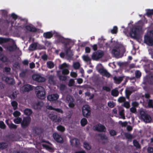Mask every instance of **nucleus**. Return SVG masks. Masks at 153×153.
<instances>
[{
    "mask_svg": "<svg viewBox=\"0 0 153 153\" xmlns=\"http://www.w3.org/2000/svg\"><path fill=\"white\" fill-rule=\"evenodd\" d=\"M146 14L148 16H150L153 15V9L152 10H148L146 12Z\"/></svg>",
    "mask_w": 153,
    "mask_h": 153,
    "instance_id": "nucleus-59",
    "label": "nucleus"
},
{
    "mask_svg": "<svg viewBox=\"0 0 153 153\" xmlns=\"http://www.w3.org/2000/svg\"><path fill=\"white\" fill-rule=\"evenodd\" d=\"M142 120L145 123H149L151 122L152 118L151 116L147 114Z\"/></svg>",
    "mask_w": 153,
    "mask_h": 153,
    "instance_id": "nucleus-24",
    "label": "nucleus"
},
{
    "mask_svg": "<svg viewBox=\"0 0 153 153\" xmlns=\"http://www.w3.org/2000/svg\"><path fill=\"white\" fill-rule=\"evenodd\" d=\"M47 65L48 68L51 69L54 67V64L52 61H49L47 62Z\"/></svg>",
    "mask_w": 153,
    "mask_h": 153,
    "instance_id": "nucleus-28",
    "label": "nucleus"
},
{
    "mask_svg": "<svg viewBox=\"0 0 153 153\" xmlns=\"http://www.w3.org/2000/svg\"><path fill=\"white\" fill-rule=\"evenodd\" d=\"M1 14L3 16H4L5 18L7 17V11L4 10H1Z\"/></svg>",
    "mask_w": 153,
    "mask_h": 153,
    "instance_id": "nucleus-52",
    "label": "nucleus"
},
{
    "mask_svg": "<svg viewBox=\"0 0 153 153\" xmlns=\"http://www.w3.org/2000/svg\"><path fill=\"white\" fill-rule=\"evenodd\" d=\"M53 34L52 32H47L43 33V36L46 39H50L53 36Z\"/></svg>",
    "mask_w": 153,
    "mask_h": 153,
    "instance_id": "nucleus-22",
    "label": "nucleus"
},
{
    "mask_svg": "<svg viewBox=\"0 0 153 153\" xmlns=\"http://www.w3.org/2000/svg\"><path fill=\"white\" fill-rule=\"evenodd\" d=\"M2 79L3 81H5L7 84L12 85L14 83V79L10 77L3 76L2 77Z\"/></svg>",
    "mask_w": 153,
    "mask_h": 153,
    "instance_id": "nucleus-15",
    "label": "nucleus"
},
{
    "mask_svg": "<svg viewBox=\"0 0 153 153\" xmlns=\"http://www.w3.org/2000/svg\"><path fill=\"white\" fill-rule=\"evenodd\" d=\"M32 77L33 80L39 82H44L45 80V79L44 77H42L41 75L38 74H33V75Z\"/></svg>",
    "mask_w": 153,
    "mask_h": 153,
    "instance_id": "nucleus-9",
    "label": "nucleus"
},
{
    "mask_svg": "<svg viewBox=\"0 0 153 153\" xmlns=\"http://www.w3.org/2000/svg\"><path fill=\"white\" fill-rule=\"evenodd\" d=\"M31 120V117L29 116L24 117L21 123L22 128L23 129L27 128L30 124Z\"/></svg>",
    "mask_w": 153,
    "mask_h": 153,
    "instance_id": "nucleus-3",
    "label": "nucleus"
},
{
    "mask_svg": "<svg viewBox=\"0 0 153 153\" xmlns=\"http://www.w3.org/2000/svg\"><path fill=\"white\" fill-rule=\"evenodd\" d=\"M98 135L100 137V139L102 140H108V137L106 136L105 134H99Z\"/></svg>",
    "mask_w": 153,
    "mask_h": 153,
    "instance_id": "nucleus-49",
    "label": "nucleus"
},
{
    "mask_svg": "<svg viewBox=\"0 0 153 153\" xmlns=\"http://www.w3.org/2000/svg\"><path fill=\"white\" fill-rule=\"evenodd\" d=\"M43 105V103L41 102H38L37 103L33 104V108L35 110L41 109Z\"/></svg>",
    "mask_w": 153,
    "mask_h": 153,
    "instance_id": "nucleus-20",
    "label": "nucleus"
},
{
    "mask_svg": "<svg viewBox=\"0 0 153 153\" xmlns=\"http://www.w3.org/2000/svg\"><path fill=\"white\" fill-rule=\"evenodd\" d=\"M58 77L60 80L62 81H65L67 79V76H62V75H59Z\"/></svg>",
    "mask_w": 153,
    "mask_h": 153,
    "instance_id": "nucleus-41",
    "label": "nucleus"
},
{
    "mask_svg": "<svg viewBox=\"0 0 153 153\" xmlns=\"http://www.w3.org/2000/svg\"><path fill=\"white\" fill-rule=\"evenodd\" d=\"M144 43L149 46L153 45V39L149 34H145L144 36Z\"/></svg>",
    "mask_w": 153,
    "mask_h": 153,
    "instance_id": "nucleus-4",
    "label": "nucleus"
},
{
    "mask_svg": "<svg viewBox=\"0 0 153 153\" xmlns=\"http://www.w3.org/2000/svg\"><path fill=\"white\" fill-rule=\"evenodd\" d=\"M108 106L111 108H113L114 107L113 102V101H110L108 102Z\"/></svg>",
    "mask_w": 153,
    "mask_h": 153,
    "instance_id": "nucleus-64",
    "label": "nucleus"
},
{
    "mask_svg": "<svg viewBox=\"0 0 153 153\" xmlns=\"http://www.w3.org/2000/svg\"><path fill=\"white\" fill-rule=\"evenodd\" d=\"M74 69H78L80 67V63L78 62H76L74 64Z\"/></svg>",
    "mask_w": 153,
    "mask_h": 153,
    "instance_id": "nucleus-45",
    "label": "nucleus"
},
{
    "mask_svg": "<svg viewBox=\"0 0 153 153\" xmlns=\"http://www.w3.org/2000/svg\"><path fill=\"white\" fill-rule=\"evenodd\" d=\"M112 53L116 57L118 56L120 53V50L119 47H114L112 51Z\"/></svg>",
    "mask_w": 153,
    "mask_h": 153,
    "instance_id": "nucleus-18",
    "label": "nucleus"
},
{
    "mask_svg": "<svg viewBox=\"0 0 153 153\" xmlns=\"http://www.w3.org/2000/svg\"><path fill=\"white\" fill-rule=\"evenodd\" d=\"M8 145L5 142H2L0 143V149H4L7 148Z\"/></svg>",
    "mask_w": 153,
    "mask_h": 153,
    "instance_id": "nucleus-30",
    "label": "nucleus"
},
{
    "mask_svg": "<svg viewBox=\"0 0 153 153\" xmlns=\"http://www.w3.org/2000/svg\"><path fill=\"white\" fill-rule=\"evenodd\" d=\"M117 101L120 103L124 102L126 101V98L124 97H121L118 99Z\"/></svg>",
    "mask_w": 153,
    "mask_h": 153,
    "instance_id": "nucleus-50",
    "label": "nucleus"
},
{
    "mask_svg": "<svg viewBox=\"0 0 153 153\" xmlns=\"http://www.w3.org/2000/svg\"><path fill=\"white\" fill-rule=\"evenodd\" d=\"M148 153H153V147H149L147 149Z\"/></svg>",
    "mask_w": 153,
    "mask_h": 153,
    "instance_id": "nucleus-61",
    "label": "nucleus"
},
{
    "mask_svg": "<svg viewBox=\"0 0 153 153\" xmlns=\"http://www.w3.org/2000/svg\"><path fill=\"white\" fill-rule=\"evenodd\" d=\"M109 134L111 136H114L117 135L116 132L113 129H111L109 131Z\"/></svg>",
    "mask_w": 153,
    "mask_h": 153,
    "instance_id": "nucleus-53",
    "label": "nucleus"
},
{
    "mask_svg": "<svg viewBox=\"0 0 153 153\" xmlns=\"http://www.w3.org/2000/svg\"><path fill=\"white\" fill-rule=\"evenodd\" d=\"M142 28L140 26H135L133 27L130 32V35L131 38L137 39L139 38V34Z\"/></svg>",
    "mask_w": 153,
    "mask_h": 153,
    "instance_id": "nucleus-2",
    "label": "nucleus"
},
{
    "mask_svg": "<svg viewBox=\"0 0 153 153\" xmlns=\"http://www.w3.org/2000/svg\"><path fill=\"white\" fill-rule=\"evenodd\" d=\"M6 126L4 122L2 121H0V128L2 129L5 128Z\"/></svg>",
    "mask_w": 153,
    "mask_h": 153,
    "instance_id": "nucleus-54",
    "label": "nucleus"
},
{
    "mask_svg": "<svg viewBox=\"0 0 153 153\" xmlns=\"http://www.w3.org/2000/svg\"><path fill=\"white\" fill-rule=\"evenodd\" d=\"M109 44L107 42H105V44H102L100 46V48H104L105 47L106 48H108L109 47Z\"/></svg>",
    "mask_w": 153,
    "mask_h": 153,
    "instance_id": "nucleus-57",
    "label": "nucleus"
},
{
    "mask_svg": "<svg viewBox=\"0 0 153 153\" xmlns=\"http://www.w3.org/2000/svg\"><path fill=\"white\" fill-rule=\"evenodd\" d=\"M65 51L66 54L67 56L69 57H71L72 55L70 48H66L65 50Z\"/></svg>",
    "mask_w": 153,
    "mask_h": 153,
    "instance_id": "nucleus-27",
    "label": "nucleus"
},
{
    "mask_svg": "<svg viewBox=\"0 0 153 153\" xmlns=\"http://www.w3.org/2000/svg\"><path fill=\"white\" fill-rule=\"evenodd\" d=\"M71 41V40L69 39H65V42L64 43V44L65 46H66L70 44Z\"/></svg>",
    "mask_w": 153,
    "mask_h": 153,
    "instance_id": "nucleus-48",
    "label": "nucleus"
},
{
    "mask_svg": "<svg viewBox=\"0 0 153 153\" xmlns=\"http://www.w3.org/2000/svg\"><path fill=\"white\" fill-rule=\"evenodd\" d=\"M119 115L122 117L123 119H125L123 110H121L120 111Z\"/></svg>",
    "mask_w": 153,
    "mask_h": 153,
    "instance_id": "nucleus-62",
    "label": "nucleus"
},
{
    "mask_svg": "<svg viewBox=\"0 0 153 153\" xmlns=\"http://www.w3.org/2000/svg\"><path fill=\"white\" fill-rule=\"evenodd\" d=\"M35 92L37 97L40 99H43L45 97V91L44 88L42 86H38L36 87Z\"/></svg>",
    "mask_w": 153,
    "mask_h": 153,
    "instance_id": "nucleus-1",
    "label": "nucleus"
},
{
    "mask_svg": "<svg viewBox=\"0 0 153 153\" xmlns=\"http://www.w3.org/2000/svg\"><path fill=\"white\" fill-rule=\"evenodd\" d=\"M50 117L51 120L54 123H59L61 121L62 118L59 117H58L56 115L50 114Z\"/></svg>",
    "mask_w": 153,
    "mask_h": 153,
    "instance_id": "nucleus-13",
    "label": "nucleus"
},
{
    "mask_svg": "<svg viewBox=\"0 0 153 153\" xmlns=\"http://www.w3.org/2000/svg\"><path fill=\"white\" fill-rule=\"evenodd\" d=\"M65 38L63 37H60L58 39V40L59 42L64 44L65 42Z\"/></svg>",
    "mask_w": 153,
    "mask_h": 153,
    "instance_id": "nucleus-63",
    "label": "nucleus"
},
{
    "mask_svg": "<svg viewBox=\"0 0 153 153\" xmlns=\"http://www.w3.org/2000/svg\"><path fill=\"white\" fill-rule=\"evenodd\" d=\"M98 71L103 76H105L109 78L111 76V74L106 69L103 68H99Z\"/></svg>",
    "mask_w": 153,
    "mask_h": 153,
    "instance_id": "nucleus-10",
    "label": "nucleus"
},
{
    "mask_svg": "<svg viewBox=\"0 0 153 153\" xmlns=\"http://www.w3.org/2000/svg\"><path fill=\"white\" fill-rule=\"evenodd\" d=\"M32 112L33 111L31 109L28 108L25 109L24 111L25 114L28 116H30Z\"/></svg>",
    "mask_w": 153,
    "mask_h": 153,
    "instance_id": "nucleus-26",
    "label": "nucleus"
},
{
    "mask_svg": "<svg viewBox=\"0 0 153 153\" xmlns=\"http://www.w3.org/2000/svg\"><path fill=\"white\" fill-rule=\"evenodd\" d=\"M54 139L57 142L60 143H62L63 142V138L61 135H59L57 133H54L53 135Z\"/></svg>",
    "mask_w": 153,
    "mask_h": 153,
    "instance_id": "nucleus-11",
    "label": "nucleus"
},
{
    "mask_svg": "<svg viewBox=\"0 0 153 153\" xmlns=\"http://www.w3.org/2000/svg\"><path fill=\"white\" fill-rule=\"evenodd\" d=\"M132 92L128 89H126L125 90V94L126 98L129 99L131 94H132Z\"/></svg>",
    "mask_w": 153,
    "mask_h": 153,
    "instance_id": "nucleus-34",
    "label": "nucleus"
},
{
    "mask_svg": "<svg viewBox=\"0 0 153 153\" xmlns=\"http://www.w3.org/2000/svg\"><path fill=\"white\" fill-rule=\"evenodd\" d=\"M56 128L58 131L62 132H64L65 130V127L61 125H59L57 126Z\"/></svg>",
    "mask_w": 153,
    "mask_h": 153,
    "instance_id": "nucleus-37",
    "label": "nucleus"
},
{
    "mask_svg": "<svg viewBox=\"0 0 153 153\" xmlns=\"http://www.w3.org/2000/svg\"><path fill=\"white\" fill-rule=\"evenodd\" d=\"M140 115L141 118L143 119L144 117L147 114L144 111L141 110L140 112Z\"/></svg>",
    "mask_w": 153,
    "mask_h": 153,
    "instance_id": "nucleus-38",
    "label": "nucleus"
},
{
    "mask_svg": "<svg viewBox=\"0 0 153 153\" xmlns=\"http://www.w3.org/2000/svg\"><path fill=\"white\" fill-rule=\"evenodd\" d=\"M148 106L149 108H153V100H149L148 102Z\"/></svg>",
    "mask_w": 153,
    "mask_h": 153,
    "instance_id": "nucleus-47",
    "label": "nucleus"
},
{
    "mask_svg": "<svg viewBox=\"0 0 153 153\" xmlns=\"http://www.w3.org/2000/svg\"><path fill=\"white\" fill-rule=\"evenodd\" d=\"M25 28L27 30L30 32H36L37 31V29L34 26L27 25L25 26Z\"/></svg>",
    "mask_w": 153,
    "mask_h": 153,
    "instance_id": "nucleus-19",
    "label": "nucleus"
},
{
    "mask_svg": "<svg viewBox=\"0 0 153 153\" xmlns=\"http://www.w3.org/2000/svg\"><path fill=\"white\" fill-rule=\"evenodd\" d=\"M11 105L13 107V108L14 110H16L18 106L17 102L15 101H13L11 102Z\"/></svg>",
    "mask_w": 153,
    "mask_h": 153,
    "instance_id": "nucleus-39",
    "label": "nucleus"
},
{
    "mask_svg": "<svg viewBox=\"0 0 153 153\" xmlns=\"http://www.w3.org/2000/svg\"><path fill=\"white\" fill-rule=\"evenodd\" d=\"M33 86L29 84L25 85L22 88V90L25 92H29L30 91L33 90Z\"/></svg>",
    "mask_w": 153,
    "mask_h": 153,
    "instance_id": "nucleus-17",
    "label": "nucleus"
},
{
    "mask_svg": "<svg viewBox=\"0 0 153 153\" xmlns=\"http://www.w3.org/2000/svg\"><path fill=\"white\" fill-rule=\"evenodd\" d=\"M84 147L87 150H90L91 148V146L89 144L86 142H84L83 143Z\"/></svg>",
    "mask_w": 153,
    "mask_h": 153,
    "instance_id": "nucleus-29",
    "label": "nucleus"
},
{
    "mask_svg": "<svg viewBox=\"0 0 153 153\" xmlns=\"http://www.w3.org/2000/svg\"><path fill=\"white\" fill-rule=\"evenodd\" d=\"M118 30V28L116 26H114L113 28L111 30V33L113 34H116L117 33Z\"/></svg>",
    "mask_w": 153,
    "mask_h": 153,
    "instance_id": "nucleus-42",
    "label": "nucleus"
},
{
    "mask_svg": "<svg viewBox=\"0 0 153 153\" xmlns=\"http://www.w3.org/2000/svg\"><path fill=\"white\" fill-rule=\"evenodd\" d=\"M71 145L73 146L78 147L79 146L80 144L79 140L77 138H74L71 140L70 141Z\"/></svg>",
    "mask_w": 153,
    "mask_h": 153,
    "instance_id": "nucleus-12",
    "label": "nucleus"
},
{
    "mask_svg": "<svg viewBox=\"0 0 153 153\" xmlns=\"http://www.w3.org/2000/svg\"><path fill=\"white\" fill-rule=\"evenodd\" d=\"M17 48V46L14 42L12 45L8 46L7 48V50L10 52H14L16 51Z\"/></svg>",
    "mask_w": 153,
    "mask_h": 153,
    "instance_id": "nucleus-16",
    "label": "nucleus"
},
{
    "mask_svg": "<svg viewBox=\"0 0 153 153\" xmlns=\"http://www.w3.org/2000/svg\"><path fill=\"white\" fill-rule=\"evenodd\" d=\"M14 122L16 124H19L21 123L22 121V119L21 118L19 117H17L13 120Z\"/></svg>",
    "mask_w": 153,
    "mask_h": 153,
    "instance_id": "nucleus-33",
    "label": "nucleus"
},
{
    "mask_svg": "<svg viewBox=\"0 0 153 153\" xmlns=\"http://www.w3.org/2000/svg\"><path fill=\"white\" fill-rule=\"evenodd\" d=\"M75 81L73 79H71L69 81L68 85L69 87H71L74 85Z\"/></svg>",
    "mask_w": 153,
    "mask_h": 153,
    "instance_id": "nucleus-51",
    "label": "nucleus"
},
{
    "mask_svg": "<svg viewBox=\"0 0 153 153\" xmlns=\"http://www.w3.org/2000/svg\"><path fill=\"white\" fill-rule=\"evenodd\" d=\"M123 105L124 107L127 108H128L130 107L129 103L128 102L126 101L124 102Z\"/></svg>",
    "mask_w": 153,
    "mask_h": 153,
    "instance_id": "nucleus-56",
    "label": "nucleus"
},
{
    "mask_svg": "<svg viewBox=\"0 0 153 153\" xmlns=\"http://www.w3.org/2000/svg\"><path fill=\"white\" fill-rule=\"evenodd\" d=\"M9 128L11 129H16L17 128V126L14 124L12 123H11L10 124L8 125Z\"/></svg>",
    "mask_w": 153,
    "mask_h": 153,
    "instance_id": "nucleus-58",
    "label": "nucleus"
},
{
    "mask_svg": "<svg viewBox=\"0 0 153 153\" xmlns=\"http://www.w3.org/2000/svg\"><path fill=\"white\" fill-rule=\"evenodd\" d=\"M87 119L85 118H82L80 121L81 124L82 126H85L87 124Z\"/></svg>",
    "mask_w": 153,
    "mask_h": 153,
    "instance_id": "nucleus-32",
    "label": "nucleus"
},
{
    "mask_svg": "<svg viewBox=\"0 0 153 153\" xmlns=\"http://www.w3.org/2000/svg\"><path fill=\"white\" fill-rule=\"evenodd\" d=\"M59 96L57 94H53L48 95L47 97V99L49 101H54L57 100Z\"/></svg>",
    "mask_w": 153,
    "mask_h": 153,
    "instance_id": "nucleus-14",
    "label": "nucleus"
},
{
    "mask_svg": "<svg viewBox=\"0 0 153 153\" xmlns=\"http://www.w3.org/2000/svg\"><path fill=\"white\" fill-rule=\"evenodd\" d=\"M135 77L137 78H140L141 76V73L139 71H137L135 72Z\"/></svg>",
    "mask_w": 153,
    "mask_h": 153,
    "instance_id": "nucleus-46",
    "label": "nucleus"
},
{
    "mask_svg": "<svg viewBox=\"0 0 153 153\" xmlns=\"http://www.w3.org/2000/svg\"><path fill=\"white\" fill-rule=\"evenodd\" d=\"M54 76L52 75H51L49 76L48 78V82L49 83L51 84H54L55 81L54 80Z\"/></svg>",
    "mask_w": 153,
    "mask_h": 153,
    "instance_id": "nucleus-31",
    "label": "nucleus"
},
{
    "mask_svg": "<svg viewBox=\"0 0 153 153\" xmlns=\"http://www.w3.org/2000/svg\"><path fill=\"white\" fill-rule=\"evenodd\" d=\"M104 55L103 52L100 50L94 52L92 55V58L93 60H98L102 58Z\"/></svg>",
    "mask_w": 153,
    "mask_h": 153,
    "instance_id": "nucleus-5",
    "label": "nucleus"
},
{
    "mask_svg": "<svg viewBox=\"0 0 153 153\" xmlns=\"http://www.w3.org/2000/svg\"><path fill=\"white\" fill-rule=\"evenodd\" d=\"M37 47V43H34L30 45L29 48V49L30 51H33L36 49Z\"/></svg>",
    "mask_w": 153,
    "mask_h": 153,
    "instance_id": "nucleus-23",
    "label": "nucleus"
},
{
    "mask_svg": "<svg viewBox=\"0 0 153 153\" xmlns=\"http://www.w3.org/2000/svg\"><path fill=\"white\" fill-rule=\"evenodd\" d=\"M94 128V130L99 132H105L106 131L105 126L100 123L95 125Z\"/></svg>",
    "mask_w": 153,
    "mask_h": 153,
    "instance_id": "nucleus-8",
    "label": "nucleus"
},
{
    "mask_svg": "<svg viewBox=\"0 0 153 153\" xmlns=\"http://www.w3.org/2000/svg\"><path fill=\"white\" fill-rule=\"evenodd\" d=\"M134 145L136 148L138 149L140 148V146L138 142L136 140H134L133 141Z\"/></svg>",
    "mask_w": 153,
    "mask_h": 153,
    "instance_id": "nucleus-35",
    "label": "nucleus"
},
{
    "mask_svg": "<svg viewBox=\"0 0 153 153\" xmlns=\"http://www.w3.org/2000/svg\"><path fill=\"white\" fill-rule=\"evenodd\" d=\"M66 100L68 103L74 102V101L73 97L70 96H68L66 98Z\"/></svg>",
    "mask_w": 153,
    "mask_h": 153,
    "instance_id": "nucleus-40",
    "label": "nucleus"
},
{
    "mask_svg": "<svg viewBox=\"0 0 153 153\" xmlns=\"http://www.w3.org/2000/svg\"><path fill=\"white\" fill-rule=\"evenodd\" d=\"M91 110L90 107L88 105H84L82 108V114L85 117H88L91 114Z\"/></svg>",
    "mask_w": 153,
    "mask_h": 153,
    "instance_id": "nucleus-6",
    "label": "nucleus"
},
{
    "mask_svg": "<svg viewBox=\"0 0 153 153\" xmlns=\"http://www.w3.org/2000/svg\"><path fill=\"white\" fill-rule=\"evenodd\" d=\"M20 114V112L18 111H15L13 113V115L15 117H19Z\"/></svg>",
    "mask_w": 153,
    "mask_h": 153,
    "instance_id": "nucleus-55",
    "label": "nucleus"
},
{
    "mask_svg": "<svg viewBox=\"0 0 153 153\" xmlns=\"http://www.w3.org/2000/svg\"><path fill=\"white\" fill-rule=\"evenodd\" d=\"M126 138L128 140H131L133 138L132 135L128 133H125L124 134Z\"/></svg>",
    "mask_w": 153,
    "mask_h": 153,
    "instance_id": "nucleus-43",
    "label": "nucleus"
},
{
    "mask_svg": "<svg viewBox=\"0 0 153 153\" xmlns=\"http://www.w3.org/2000/svg\"><path fill=\"white\" fill-rule=\"evenodd\" d=\"M11 39L9 38L0 37V44L8 42L10 41Z\"/></svg>",
    "mask_w": 153,
    "mask_h": 153,
    "instance_id": "nucleus-25",
    "label": "nucleus"
},
{
    "mask_svg": "<svg viewBox=\"0 0 153 153\" xmlns=\"http://www.w3.org/2000/svg\"><path fill=\"white\" fill-rule=\"evenodd\" d=\"M111 95L114 97H117L119 95V92L116 90H113L111 92Z\"/></svg>",
    "mask_w": 153,
    "mask_h": 153,
    "instance_id": "nucleus-36",
    "label": "nucleus"
},
{
    "mask_svg": "<svg viewBox=\"0 0 153 153\" xmlns=\"http://www.w3.org/2000/svg\"><path fill=\"white\" fill-rule=\"evenodd\" d=\"M82 58L86 62H88L90 60V59L88 55H83Z\"/></svg>",
    "mask_w": 153,
    "mask_h": 153,
    "instance_id": "nucleus-60",
    "label": "nucleus"
},
{
    "mask_svg": "<svg viewBox=\"0 0 153 153\" xmlns=\"http://www.w3.org/2000/svg\"><path fill=\"white\" fill-rule=\"evenodd\" d=\"M68 67V65L65 63L60 65L59 66V68L61 70H62V74L64 75H67L69 73V70L66 68Z\"/></svg>",
    "mask_w": 153,
    "mask_h": 153,
    "instance_id": "nucleus-7",
    "label": "nucleus"
},
{
    "mask_svg": "<svg viewBox=\"0 0 153 153\" xmlns=\"http://www.w3.org/2000/svg\"><path fill=\"white\" fill-rule=\"evenodd\" d=\"M124 77L123 76H119L118 77L114 76L113 78L114 82L117 84H120L123 80Z\"/></svg>",
    "mask_w": 153,
    "mask_h": 153,
    "instance_id": "nucleus-21",
    "label": "nucleus"
},
{
    "mask_svg": "<svg viewBox=\"0 0 153 153\" xmlns=\"http://www.w3.org/2000/svg\"><path fill=\"white\" fill-rule=\"evenodd\" d=\"M27 72V69L22 71L20 74V76L21 77H24L26 76V74Z\"/></svg>",
    "mask_w": 153,
    "mask_h": 153,
    "instance_id": "nucleus-44",
    "label": "nucleus"
}]
</instances>
